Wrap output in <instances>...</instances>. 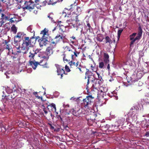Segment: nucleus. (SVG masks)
Wrapping results in <instances>:
<instances>
[{
    "label": "nucleus",
    "instance_id": "nucleus-1",
    "mask_svg": "<svg viewBox=\"0 0 149 149\" xmlns=\"http://www.w3.org/2000/svg\"><path fill=\"white\" fill-rule=\"evenodd\" d=\"M34 38H29V37H25L23 40L21 47H20L19 40L18 39H16V38H14L13 45L17 49V51L18 52L26 54L31 46V41Z\"/></svg>",
    "mask_w": 149,
    "mask_h": 149
},
{
    "label": "nucleus",
    "instance_id": "nucleus-2",
    "mask_svg": "<svg viewBox=\"0 0 149 149\" xmlns=\"http://www.w3.org/2000/svg\"><path fill=\"white\" fill-rule=\"evenodd\" d=\"M46 61L44 60H42V61H41L40 63L37 62L36 61H30V63L31 66L32 67L33 69L35 70L38 64H40L41 65H44V67L48 68L46 65Z\"/></svg>",
    "mask_w": 149,
    "mask_h": 149
},
{
    "label": "nucleus",
    "instance_id": "nucleus-3",
    "mask_svg": "<svg viewBox=\"0 0 149 149\" xmlns=\"http://www.w3.org/2000/svg\"><path fill=\"white\" fill-rule=\"evenodd\" d=\"M63 106L61 108V110L65 112V114H69L70 113H72V109L71 111L69 109V105L68 104H66L65 102L63 103Z\"/></svg>",
    "mask_w": 149,
    "mask_h": 149
},
{
    "label": "nucleus",
    "instance_id": "nucleus-4",
    "mask_svg": "<svg viewBox=\"0 0 149 149\" xmlns=\"http://www.w3.org/2000/svg\"><path fill=\"white\" fill-rule=\"evenodd\" d=\"M25 6L24 8V9H27L29 10L33 9L34 8L35 5L34 2L31 1L26 2L25 3Z\"/></svg>",
    "mask_w": 149,
    "mask_h": 149
},
{
    "label": "nucleus",
    "instance_id": "nucleus-5",
    "mask_svg": "<svg viewBox=\"0 0 149 149\" xmlns=\"http://www.w3.org/2000/svg\"><path fill=\"white\" fill-rule=\"evenodd\" d=\"M137 33H133L131 35L130 37V40L131 41L130 46H132L134 43L137 40H139L138 37L136 36Z\"/></svg>",
    "mask_w": 149,
    "mask_h": 149
},
{
    "label": "nucleus",
    "instance_id": "nucleus-6",
    "mask_svg": "<svg viewBox=\"0 0 149 149\" xmlns=\"http://www.w3.org/2000/svg\"><path fill=\"white\" fill-rule=\"evenodd\" d=\"M56 67L57 72L58 75H61V78H62L63 74L64 73L65 71L63 68L62 67L58 65H56Z\"/></svg>",
    "mask_w": 149,
    "mask_h": 149
},
{
    "label": "nucleus",
    "instance_id": "nucleus-7",
    "mask_svg": "<svg viewBox=\"0 0 149 149\" xmlns=\"http://www.w3.org/2000/svg\"><path fill=\"white\" fill-rule=\"evenodd\" d=\"M92 99L91 96H87L85 99L83 100V101L85 107L87 106L88 105L90 104Z\"/></svg>",
    "mask_w": 149,
    "mask_h": 149
},
{
    "label": "nucleus",
    "instance_id": "nucleus-8",
    "mask_svg": "<svg viewBox=\"0 0 149 149\" xmlns=\"http://www.w3.org/2000/svg\"><path fill=\"white\" fill-rule=\"evenodd\" d=\"M48 30L47 29H45L44 30L42 31L40 33V35H42V37L41 38H43V39H45L48 41Z\"/></svg>",
    "mask_w": 149,
    "mask_h": 149
},
{
    "label": "nucleus",
    "instance_id": "nucleus-9",
    "mask_svg": "<svg viewBox=\"0 0 149 149\" xmlns=\"http://www.w3.org/2000/svg\"><path fill=\"white\" fill-rule=\"evenodd\" d=\"M54 48L53 46L51 45L48 47L46 50V53L47 56H50L53 53V49Z\"/></svg>",
    "mask_w": 149,
    "mask_h": 149
},
{
    "label": "nucleus",
    "instance_id": "nucleus-10",
    "mask_svg": "<svg viewBox=\"0 0 149 149\" xmlns=\"http://www.w3.org/2000/svg\"><path fill=\"white\" fill-rule=\"evenodd\" d=\"M65 38V36H64L62 34H61L59 35H57L56 36L54 39L56 41V42L57 43L59 41L63 40Z\"/></svg>",
    "mask_w": 149,
    "mask_h": 149
},
{
    "label": "nucleus",
    "instance_id": "nucleus-11",
    "mask_svg": "<svg viewBox=\"0 0 149 149\" xmlns=\"http://www.w3.org/2000/svg\"><path fill=\"white\" fill-rule=\"evenodd\" d=\"M119 125H118V126H113V125H111V126H109V125L107 124L105 126V127L106 130H108L109 129L110 130H113L114 131H117L118 130H115L114 128L116 127V129H118V127H119Z\"/></svg>",
    "mask_w": 149,
    "mask_h": 149
},
{
    "label": "nucleus",
    "instance_id": "nucleus-12",
    "mask_svg": "<svg viewBox=\"0 0 149 149\" xmlns=\"http://www.w3.org/2000/svg\"><path fill=\"white\" fill-rule=\"evenodd\" d=\"M38 52V51L37 50H33L32 51H31L29 53V57L31 60L33 59V57L35 56V54H36Z\"/></svg>",
    "mask_w": 149,
    "mask_h": 149
},
{
    "label": "nucleus",
    "instance_id": "nucleus-13",
    "mask_svg": "<svg viewBox=\"0 0 149 149\" xmlns=\"http://www.w3.org/2000/svg\"><path fill=\"white\" fill-rule=\"evenodd\" d=\"M38 42L39 43L40 45V47L43 46V45H45L48 42L45 39H43V38H40L38 40Z\"/></svg>",
    "mask_w": 149,
    "mask_h": 149
},
{
    "label": "nucleus",
    "instance_id": "nucleus-14",
    "mask_svg": "<svg viewBox=\"0 0 149 149\" xmlns=\"http://www.w3.org/2000/svg\"><path fill=\"white\" fill-rule=\"evenodd\" d=\"M4 48L6 49H7L8 51V52L7 53L8 55H9L10 52V51L11 50L12 51L13 50L12 49V46L10 45L9 44L7 45H4Z\"/></svg>",
    "mask_w": 149,
    "mask_h": 149
},
{
    "label": "nucleus",
    "instance_id": "nucleus-15",
    "mask_svg": "<svg viewBox=\"0 0 149 149\" xmlns=\"http://www.w3.org/2000/svg\"><path fill=\"white\" fill-rule=\"evenodd\" d=\"M24 35L25 34L22 32H18L17 33V35L15 36L14 38H16V39H18L19 40V39H21V38H22Z\"/></svg>",
    "mask_w": 149,
    "mask_h": 149
},
{
    "label": "nucleus",
    "instance_id": "nucleus-16",
    "mask_svg": "<svg viewBox=\"0 0 149 149\" xmlns=\"http://www.w3.org/2000/svg\"><path fill=\"white\" fill-rule=\"evenodd\" d=\"M72 114L74 116H80L81 112V109L78 110L77 111H76L74 110L73 109H72Z\"/></svg>",
    "mask_w": 149,
    "mask_h": 149
},
{
    "label": "nucleus",
    "instance_id": "nucleus-17",
    "mask_svg": "<svg viewBox=\"0 0 149 149\" xmlns=\"http://www.w3.org/2000/svg\"><path fill=\"white\" fill-rule=\"evenodd\" d=\"M50 107L52 108V111L54 112H55L56 111V108L55 104L54 103H52L48 105L47 106V108L48 109H49V107Z\"/></svg>",
    "mask_w": 149,
    "mask_h": 149
},
{
    "label": "nucleus",
    "instance_id": "nucleus-18",
    "mask_svg": "<svg viewBox=\"0 0 149 149\" xmlns=\"http://www.w3.org/2000/svg\"><path fill=\"white\" fill-rule=\"evenodd\" d=\"M109 56L108 54L106 53H104V61L106 63H108L109 62Z\"/></svg>",
    "mask_w": 149,
    "mask_h": 149
},
{
    "label": "nucleus",
    "instance_id": "nucleus-19",
    "mask_svg": "<svg viewBox=\"0 0 149 149\" xmlns=\"http://www.w3.org/2000/svg\"><path fill=\"white\" fill-rule=\"evenodd\" d=\"M66 24L69 25L70 26V24H72V25L74 27L75 26V24H73L72 19L71 18L67 20L66 22Z\"/></svg>",
    "mask_w": 149,
    "mask_h": 149
},
{
    "label": "nucleus",
    "instance_id": "nucleus-20",
    "mask_svg": "<svg viewBox=\"0 0 149 149\" xmlns=\"http://www.w3.org/2000/svg\"><path fill=\"white\" fill-rule=\"evenodd\" d=\"M69 64L71 67L74 66L77 67L79 65V62L77 61L76 63H75V62L71 61L69 62Z\"/></svg>",
    "mask_w": 149,
    "mask_h": 149
},
{
    "label": "nucleus",
    "instance_id": "nucleus-21",
    "mask_svg": "<svg viewBox=\"0 0 149 149\" xmlns=\"http://www.w3.org/2000/svg\"><path fill=\"white\" fill-rule=\"evenodd\" d=\"M74 22L75 23V26L77 27H78V26L81 25L80 21L79 20L77 16L76 17Z\"/></svg>",
    "mask_w": 149,
    "mask_h": 149
},
{
    "label": "nucleus",
    "instance_id": "nucleus-22",
    "mask_svg": "<svg viewBox=\"0 0 149 149\" xmlns=\"http://www.w3.org/2000/svg\"><path fill=\"white\" fill-rule=\"evenodd\" d=\"M68 11V10L67 8H65L64 11L62 15L63 16H64L65 17H66L67 16V15H69L70 14V13H71L70 11V10L69 11V13L68 12L67 13Z\"/></svg>",
    "mask_w": 149,
    "mask_h": 149
},
{
    "label": "nucleus",
    "instance_id": "nucleus-23",
    "mask_svg": "<svg viewBox=\"0 0 149 149\" xmlns=\"http://www.w3.org/2000/svg\"><path fill=\"white\" fill-rule=\"evenodd\" d=\"M77 69H79L80 72L82 73L85 71L86 68L84 67L81 66L80 65H79V67L77 68Z\"/></svg>",
    "mask_w": 149,
    "mask_h": 149
},
{
    "label": "nucleus",
    "instance_id": "nucleus-24",
    "mask_svg": "<svg viewBox=\"0 0 149 149\" xmlns=\"http://www.w3.org/2000/svg\"><path fill=\"white\" fill-rule=\"evenodd\" d=\"M11 29L12 31L13 32V33L14 34H15L17 32V28L15 26V25L14 24L12 26L11 28Z\"/></svg>",
    "mask_w": 149,
    "mask_h": 149
},
{
    "label": "nucleus",
    "instance_id": "nucleus-25",
    "mask_svg": "<svg viewBox=\"0 0 149 149\" xmlns=\"http://www.w3.org/2000/svg\"><path fill=\"white\" fill-rule=\"evenodd\" d=\"M97 40L100 42H102L104 38L103 35H98L97 36Z\"/></svg>",
    "mask_w": 149,
    "mask_h": 149
},
{
    "label": "nucleus",
    "instance_id": "nucleus-26",
    "mask_svg": "<svg viewBox=\"0 0 149 149\" xmlns=\"http://www.w3.org/2000/svg\"><path fill=\"white\" fill-rule=\"evenodd\" d=\"M106 43H109V44H110L112 43V40L110 39L109 37L108 36H106L105 37Z\"/></svg>",
    "mask_w": 149,
    "mask_h": 149
},
{
    "label": "nucleus",
    "instance_id": "nucleus-27",
    "mask_svg": "<svg viewBox=\"0 0 149 149\" xmlns=\"http://www.w3.org/2000/svg\"><path fill=\"white\" fill-rule=\"evenodd\" d=\"M123 29H120L118 30V40H119V38L120 37V34L122 32V31H123Z\"/></svg>",
    "mask_w": 149,
    "mask_h": 149
},
{
    "label": "nucleus",
    "instance_id": "nucleus-28",
    "mask_svg": "<svg viewBox=\"0 0 149 149\" xmlns=\"http://www.w3.org/2000/svg\"><path fill=\"white\" fill-rule=\"evenodd\" d=\"M142 31H139L138 34H137V36L138 37L139 39H140L142 36Z\"/></svg>",
    "mask_w": 149,
    "mask_h": 149
},
{
    "label": "nucleus",
    "instance_id": "nucleus-29",
    "mask_svg": "<svg viewBox=\"0 0 149 149\" xmlns=\"http://www.w3.org/2000/svg\"><path fill=\"white\" fill-rule=\"evenodd\" d=\"M62 56V57L63 58V61L65 62V61L68 62V60L65 58L66 55L65 54H63Z\"/></svg>",
    "mask_w": 149,
    "mask_h": 149
},
{
    "label": "nucleus",
    "instance_id": "nucleus-30",
    "mask_svg": "<svg viewBox=\"0 0 149 149\" xmlns=\"http://www.w3.org/2000/svg\"><path fill=\"white\" fill-rule=\"evenodd\" d=\"M104 66V63L103 62H100L99 63V67L100 68H102Z\"/></svg>",
    "mask_w": 149,
    "mask_h": 149
},
{
    "label": "nucleus",
    "instance_id": "nucleus-31",
    "mask_svg": "<svg viewBox=\"0 0 149 149\" xmlns=\"http://www.w3.org/2000/svg\"><path fill=\"white\" fill-rule=\"evenodd\" d=\"M63 48L65 51H71L70 48L67 46H64Z\"/></svg>",
    "mask_w": 149,
    "mask_h": 149
},
{
    "label": "nucleus",
    "instance_id": "nucleus-32",
    "mask_svg": "<svg viewBox=\"0 0 149 149\" xmlns=\"http://www.w3.org/2000/svg\"><path fill=\"white\" fill-rule=\"evenodd\" d=\"M27 30L29 32L33 33L34 32V31L32 30L31 26H29L27 28Z\"/></svg>",
    "mask_w": 149,
    "mask_h": 149
},
{
    "label": "nucleus",
    "instance_id": "nucleus-33",
    "mask_svg": "<svg viewBox=\"0 0 149 149\" xmlns=\"http://www.w3.org/2000/svg\"><path fill=\"white\" fill-rule=\"evenodd\" d=\"M48 17L49 18L50 20H51L52 22H53V15L52 14H49L48 15Z\"/></svg>",
    "mask_w": 149,
    "mask_h": 149
},
{
    "label": "nucleus",
    "instance_id": "nucleus-34",
    "mask_svg": "<svg viewBox=\"0 0 149 149\" xmlns=\"http://www.w3.org/2000/svg\"><path fill=\"white\" fill-rule=\"evenodd\" d=\"M6 91L8 94H10L12 93V90L9 88H8L6 89Z\"/></svg>",
    "mask_w": 149,
    "mask_h": 149
},
{
    "label": "nucleus",
    "instance_id": "nucleus-35",
    "mask_svg": "<svg viewBox=\"0 0 149 149\" xmlns=\"http://www.w3.org/2000/svg\"><path fill=\"white\" fill-rule=\"evenodd\" d=\"M73 52V54H72V59H73V56H75V57L77 56V53L76 51H75L74 52Z\"/></svg>",
    "mask_w": 149,
    "mask_h": 149
},
{
    "label": "nucleus",
    "instance_id": "nucleus-36",
    "mask_svg": "<svg viewBox=\"0 0 149 149\" xmlns=\"http://www.w3.org/2000/svg\"><path fill=\"white\" fill-rule=\"evenodd\" d=\"M91 70L94 72H96V69L95 67H93L92 65H91Z\"/></svg>",
    "mask_w": 149,
    "mask_h": 149
},
{
    "label": "nucleus",
    "instance_id": "nucleus-37",
    "mask_svg": "<svg viewBox=\"0 0 149 149\" xmlns=\"http://www.w3.org/2000/svg\"><path fill=\"white\" fill-rule=\"evenodd\" d=\"M11 72L10 71H9V72H7L6 73H5V74L6 76V77L7 78H9V77L7 75V74H10L11 73Z\"/></svg>",
    "mask_w": 149,
    "mask_h": 149
},
{
    "label": "nucleus",
    "instance_id": "nucleus-38",
    "mask_svg": "<svg viewBox=\"0 0 149 149\" xmlns=\"http://www.w3.org/2000/svg\"><path fill=\"white\" fill-rule=\"evenodd\" d=\"M56 43H57L56 42H51V43H50V45H51V46H54V47Z\"/></svg>",
    "mask_w": 149,
    "mask_h": 149
},
{
    "label": "nucleus",
    "instance_id": "nucleus-39",
    "mask_svg": "<svg viewBox=\"0 0 149 149\" xmlns=\"http://www.w3.org/2000/svg\"><path fill=\"white\" fill-rule=\"evenodd\" d=\"M49 56H42V58H44V59H45L46 60H47L49 58Z\"/></svg>",
    "mask_w": 149,
    "mask_h": 149
},
{
    "label": "nucleus",
    "instance_id": "nucleus-40",
    "mask_svg": "<svg viewBox=\"0 0 149 149\" xmlns=\"http://www.w3.org/2000/svg\"><path fill=\"white\" fill-rule=\"evenodd\" d=\"M86 69L87 70L86 73V75H88V74H90V73H91V72L89 71L88 69Z\"/></svg>",
    "mask_w": 149,
    "mask_h": 149
},
{
    "label": "nucleus",
    "instance_id": "nucleus-41",
    "mask_svg": "<svg viewBox=\"0 0 149 149\" xmlns=\"http://www.w3.org/2000/svg\"><path fill=\"white\" fill-rule=\"evenodd\" d=\"M65 69L66 71L68 72H69L70 71V69L68 68V67L65 66Z\"/></svg>",
    "mask_w": 149,
    "mask_h": 149
},
{
    "label": "nucleus",
    "instance_id": "nucleus-42",
    "mask_svg": "<svg viewBox=\"0 0 149 149\" xmlns=\"http://www.w3.org/2000/svg\"><path fill=\"white\" fill-rule=\"evenodd\" d=\"M145 136H146V137H149V132H147L146 133Z\"/></svg>",
    "mask_w": 149,
    "mask_h": 149
},
{
    "label": "nucleus",
    "instance_id": "nucleus-43",
    "mask_svg": "<svg viewBox=\"0 0 149 149\" xmlns=\"http://www.w3.org/2000/svg\"><path fill=\"white\" fill-rule=\"evenodd\" d=\"M87 26L88 27V29H90V28H91V26L89 24V23H88L87 24Z\"/></svg>",
    "mask_w": 149,
    "mask_h": 149
},
{
    "label": "nucleus",
    "instance_id": "nucleus-44",
    "mask_svg": "<svg viewBox=\"0 0 149 149\" xmlns=\"http://www.w3.org/2000/svg\"><path fill=\"white\" fill-rule=\"evenodd\" d=\"M27 71L28 72L30 73L32 71V69L31 68H29L27 70Z\"/></svg>",
    "mask_w": 149,
    "mask_h": 149
},
{
    "label": "nucleus",
    "instance_id": "nucleus-45",
    "mask_svg": "<svg viewBox=\"0 0 149 149\" xmlns=\"http://www.w3.org/2000/svg\"><path fill=\"white\" fill-rule=\"evenodd\" d=\"M88 82H87V85L88 84L89 81L90 80V77H89V76H88Z\"/></svg>",
    "mask_w": 149,
    "mask_h": 149
},
{
    "label": "nucleus",
    "instance_id": "nucleus-46",
    "mask_svg": "<svg viewBox=\"0 0 149 149\" xmlns=\"http://www.w3.org/2000/svg\"><path fill=\"white\" fill-rule=\"evenodd\" d=\"M5 16L3 14L1 13V18L3 19H4V17H5Z\"/></svg>",
    "mask_w": 149,
    "mask_h": 149
},
{
    "label": "nucleus",
    "instance_id": "nucleus-47",
    "mask_svg": "<svg viewBox=\"0 0 149 149\" xmlns=\"http://www.w3.org/2000/svg\"><path fill=\"white\" fill-rule=\"evenodd\" d=\"M77 11H81V8L80 7H77Z\"/></svg>",
    "mask_w": 149,
    "mask_h": 149
},
{
    "label": "nucleus",
    "instance_id": "nucleus-48",
    "mask_svg": "<svg viewBox=\"0 0 149 149\" xmlns=\"http://www.w3.org/2000/svg\"><path fill=\"white\" fill-rule=\"evenodd\" d=\"M107 68L109 70H110V65L109 64H108L107 65Z\"/></svg>",
    "mask_w": 149,
    "mask_h": 149
},
{
    "label": "nucleus",
    "instance_id": "nucleus-49",
    "mask_svg": "<svg viewBox=\"0 0 149 149\" xmlns=\"http://www.w3.org/2000/svg\"><path fill=\"white\" fill-rule=\"evenodd\" d=\"M1 1L3 3H5L6 2V0H1Z\"/></svg>",
    "mask_w": 149,
    "mask_h": 149
},
{
    "label": "nucleus",
    "instance_id": "nucleus-50",
    "mask_svg": "<svg viewBox=\"0 0 149 149\" xmlns=\"http://www.w3.org/2000/svg\"><path fill=\"white\" fill-rule=\"evenodd\" d=\"M13 19V18H12V17L10 18V22H14V21L12 19Z\"/></svg>",
    "mask_w": 149,
    "mask_h": 149
},
{
    "label": "nucleus",
    "instance_id": "nucleus-51",
    "mask_svg": "<svg viewBox=\"0 0 149 149\" xmlns=\"http://www.w3.org/2000/svg\"><path fill=\"white\" fill-rule=\"evenodd\" d=\"M8 18L7 16H5V17H4V19H5L6 20H8Z\"/></svg>",
    "mask_w": 149,
    "mask_h": 149
},
{
    "label": "nucleus",
    "instance_id": "nucleus-52",
    "mask_svg": "<svg viewBox=\"0 0 149 149\" xmlns=\"http://www.w3.org/2000/svg\"><path fill=\"white\" fill-rule=\"evenodd\" d=\"M4 42H5V45H7V44H8V42L7 40H5Z\"/></svg>",
    "mask_w": 149,
    "mask_h": 149
},
{
    "label": "nucleus",
    "instance_id": "nucleus-53",
    "mask_svg": "<svg viewBox=\"0 0 149 149\" xmlns=\"http://www.w3.org/2000/svg\"><path fill=\"white\" fill-rule=\"evenodd\" d=\"M139 31H142L141 28V26H139Z\"/></svg>",
    "mask_w": 149,
    "mask_h": 149
},
{
    "label": "nucleus",
    "instance_id": "nucleus-54",
    "mask_svg": "<svg viewBox=\"0 0 149 149\" xmlns=\"http://www.w3.org/2000/svg\"><path fill=\"white\" fill-rule=\"evenodd\" d=\"M38 98L39 99H41L43 101V100H42V97H40V96H39V97H38Z\"/></svg>",
    "mask_w": 149,
    "mask_h": 149
},
{
    "label": "nucleus",
    "instance_id": "nucleus-55",
    "mask_svg": "<svg viewBox=\"0 0 149 149\" xmlns=\"http://www.w3.org/2000/svg\"><path fill=\"white\" fill-rule=\"evenodd\" d=\"M70 40L71 41V42L72 44H73L74 43V42L73 41L72 39H70Z\"/></svg>",
    "mask_w": 149,
    "mask_h": 149
},
{
    "label": "nucleus",
    "instance_id": "nucleus-56",
    "mask_svg": "<svg viewBox=\"0 0 149 149\" xmlns=\"http://www.w3.org/2000/svg\"><path fill=\"white\" fill-rule=\"evenodd\" d=\"M70 40L71 41V42L72 44H73L74 43V42L73 41L72 39H70Z\"/></svg>",
    "mask_w": 149,
    "mask_h": 149
},
{
    "label": "nucleus",
    "instance_id": "nucleus-57",
    "mask_svg": "<svg viewBox=\"0 0 149 149\" xmlns=\"http://www.w3.org/2000/svg\"><path fill=\"white\" fill-rule=\"evenodd\" d=\"M145 102L146 103V104H149V101H148L147 100H145Z\"/></svg>",
    "mask_w": 149,
    "mask_h": 149
},
{
    "label": "nucleus",
    "instance_id": "nucleus-58",
    "mask_svg": "<svg viewBox=\"0 0 149 149\" xmlns=\"http://www.w3.org/2000/svg\"><path fill=\"white\" fill-rule=\"evenodd\" d=\"M70 38L72 39L73 40L75 39V38L74 36H72Z\"/></svg>",
    "mask_w": 149,
    "mask_h": 149
},
{
    "label": "nucleus",
    "instance_id": "nucleus-59",
    "mask_svg": "<svg viewBox=\"0 0 149 149\" xmlns=\"http://www.w3.org/2000/svg\"><path fill=\"white\" fill-rule=\"evenodd\" d=\"M56 27H55L54 28V29L52 30V31L53 32H54V31H55L56 29Z\"/></svg>",
    "mask_w": 149,
    "mask_h": 149
},
{
    "label": "nucleus",
    "instance_id": "nucleus-60",
    "mask_svg": "<svg viewBox=\"0 0 149 149\" xmlns=\"http://www.w3.org/2000/svg\"><path fill=\"white\" fill-rule=\"evenodd\" d=\"M34 1L36 3H37L39 2L40 0H34Z\"/></svg>",
    "mask_w": 149,
    "mask_h": 149
},
{
    "label": "nucleus",
    "instance_id": "nucleus-61",
    "mask_svg": "<svg viewBox=\"0 0 149 149\" xmlns=\"http://www.w3.org/2000/svg\"><path fill=\"white\" fill-rule=\"evenodd\" d=\"M44 112H45V113L46 114H47V111H46V110H44Z\"/></svg>",
    "mask_w": 149,
    "mask_h": 149
},
{
    "label": "nucleus",
    "instance_id": "nucleus-62",
    "mask_svg": "<svg viewBox=\"0 0 149 149\" xmlns=\"http://www.w3.org/2000/svg\"><path fill=\"white\" fill-rule=\"evenodd\" d=\"M34 12L35 14H36L38 12H37V10L36 11L35 10L34 11Z\"/></svg>",
    "mask_w": 149,
    "mask_h": 149
},
{
    "label": "nucleus",
    "instance_id": "nucleus-63",
    "mask_svg": "<svg viewBox=\"0 0 149 149\" xmlns=\"http://www.w3.org/2000/svg\"><path fill=\"white\" fill-rule=\"evenodd\" d=\"M51 128L52 129H54V127L53 126H51Z\"/></svg>",
    "mask_w": 149,
    "mask_h": 149
},
{
    "label": "nucleus",
    "instance_id": "nucleus-64",
    "mask_svg": "<svg viewBox=\"0 0 149 149\" xmlns=\"http://www.w3.org/2000/svg\"><path fill=\"white\" fill-rule=\"evenodd\" d=\"M75 98H74L73 97H72L71 98H70V100H73Z\"/></svg>",
    "mask_w": 149,
    "mask_h": 149
}]
</instances>
